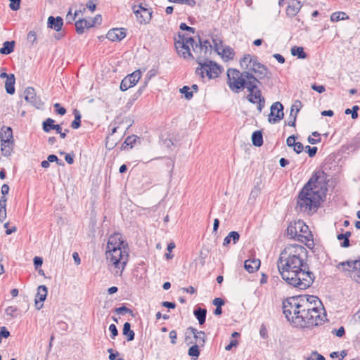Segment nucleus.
<instances>
[{"label": "nucleus", "mask_w": 360, "mask_h": 360, "mask_svg": "<svg viewBox=\"0 0 360 360\" xmlns=\"http://www.w3.org/2000/svg\"><path fill=\"white\" fill-rule=\"evenodd\" d=\"M307 249L300 245H288L281 252L277 267L281 278L289 285L300 290L309 288L315 276L309 270L306 259Z\"/></svg>", "instance_id": "f257e3e1"}, {"label": "nucleus", "mask_w": 360, "mask_h": 360, "mask_svg": "<svg viewBox=\"0 0 360 360\" xmlns=\"http://www.w3.org/2000/svg\"><path fill=\"white\" fill-rule=\"evenodd\" d=\"M227 84L230 89L234 93H239L244 89H247L249 94L247 96L248 101L255 104L262 98V91L258 85L261 82L248 72H240L237 69L229 68L227 70Z\"/></svg>", "instance_id": "f03ea898"}, {"label": "nucleus", "mask_w": 360, "mask_h": 360, "mask_svg": "<svg viewBox=\"0 0 360 360\" xmlns=\"http://www.w3.org/2000/svg\"><path fill=\"white\" fill-rule=\"evenodd\" d=\"M326 179L324 172H315L300 191L296 209L300 212L314 211L320 206L321 182Z\"/></svg>", "instance_id": "7ed1b4c3"}, {"label": "nucleus", "mask_w": 360, "mask_h": 360, "mask_svg": "<svg viewBox=\"0 0 360 360\" xmlns=\"http://www.w3.org/2000/svg\"><path fill=\"white\" fill-rule=\"evenodd\" d=\"M240 65L245 70L244 72H248L253 75L258 79V82L264 78L270 79L271 77L270 70L264 65L259 63L256 56L250 54L245 55L240 60Z\"/></svg>", "instance_id": "20e7f679"}, {"label": "nucleus", "mask_w": 360, "mask_h": 360, "mask_svg": "<svg viewBox=\"0 0 360 360\" xmlns=\"http://www.w3.org/2000/svg\"><path fill=\"white\" fill-rule=\"evenodd\" d=\"M105 255L112 265L117 269L115 274L121 275L129 261V245L122 248H113L111 250H106Z\"/></svg>", "instance_id": "39448f33"}, {"label": "nucleus", "mask_w": 360, "mask_h": 360, "mask_svg": "<svg viewBox=\"0 0 360 360\" xmlns=\"http://www.w3.org/2000/svg\"><path fill=\"white\" fill-rule=\"evenodd\" d=\"M322 309L318 307L316 309L309 311H302L298 317H295L293 323L297 327L309 328L313 326L321 324L323 321V317L321 316V310Z\"/></svg>", "instance_id": "423d86ee"}, {"label": "nucleus", "mask_w": 360, "mask_h": 360, "mask_svg": "<svg viewBox=\"0 0 360 360\" xmlns=\"http://www.w3.org/2000/svg\"><path fill=\"white\" fill-rule=\"evenodd\" d=\"M300 297H291L283 302V314L288 321L293 323L295 317L300 315L301 304Z\"/></svg>", "instance_id": "0eeeda50"}, {"label": "nucleus", "mask_w": 360, "mask_h": 360, "mask_svg": "<svg viewBox=\"0 0 360 360\" xmlns=\"http://www.w3.org/2000/svg\"><path fill=\"white\" fill-rule=\"evenodd\" d=\"M179 40H175V48L178 54L185 59H194L195 57L191 52L189 45L195 44V40L193 37H187L183 33H178Z\"/></svg>", "instance_id": "6e6552de"}, {"label": "nucleus", "mask_w": 360, "mask_h": 360, "mask_svg": "<svg viewBox=\"0 0 360 360\" xmlns=\"http://www.w3.org/2000/svg\"><path fill=\"white\" fill-rule=\"evenodd\" d=\"M1 150L5 157L11 154L14 143L13 130L10 127L3 126L0 131Z\"/></svg>", "instance_id": "1a4fd4ad"}, {"label": "nucleus", "mask_w": 360, "mask_h": 360, "mask_svg": "<svg viewBox=\"0 0 360 360\" xmlns=\"http://www.w3.org/2000/svg\"><path fill=\"white\" fill-rule=\"evenodd\" d=\"M222 70L221 65L212 60H208L204 62L199 68H197L195 73L199 75L202 78H204L205 73L210 79H212L217 77Z\"/></svg>", "instance_id": "9d476101"}, {"label": "nucleus", "mask_w": 360, "mask_h": 360, "mask_svg": "<svg viewBox=\"0 0 360 360\" xmlns=\"http://www.w3.org/2000/svg\"><path fill=\"white\" fill-rule=\"evenodd\" d=\"M141 77L140 70H136L132 73L126 76L121 82L120 89L121 91H124L131 87L135 86L139 81Z\"/></svg>", "instance_id": "9b49d317"}, {"label": "nucleus", "mask_w": 360, "mask_h": 360, "mask_svg": "<svg viewBox=\"0 0 360 360\" xmlns=\"http://www.w3.org/2000/svg\"><path fill=\"white\" fill-rule=\"evenodd\" d=\"M283 105L279 102L274 103L270 108V114L269 115V122L270 123H277L280 122L284 117Z\"/></svg>", "instance_id": "f8f14e48"}, {"label": "nucleus", "mask_w": 360, "mask_h": 360, "mask_svg": "<svg viewBox=\"0 0 360 360\" xmlns=\"http://www.w3.org/2000/svg\"><path fill=\"white\" fill-rule=\"evenodd\" d=\"M128 244L124 239L121 233H115L111 235L108 240L106 250H111L113 248H122Z\"/></svg>", "instance_id": "ddd939ff"}, {"label": "nucleus", "mask_w": 360, "mask_h": 360, "mask_svg": "<svg viewBox=\"0 0 360 360\" xmlns=\"http://www.w3.org/2000/svg\"><path fill=\"white\" fill-rule=\"evenodd\" d=\"M25 99L30 103L34 107L39 108L43 104L41 99L37 96L35 90L33 87H27L24 91Z\"/></svg>", "instance_id": "4468645a"}, {"label": "nucleus", "mask_w": 360, "mask_h": 360, "mask_svg": "<svg viewBox=\"0 0 360 360\" xmlns=\"http://www.w3.org/2000/svg\"><path fill=\"white\" fill-rule=\"evenodd\" d=\"M48 294V288L46 285H39L37 288V293L35 296V307L39 310L43 307V302L46 300Z\"/></svg>", "instance_id": "2eb2a0df"}, {"label": "nucleus", "mask_w": 360, "mask_h": 360, "mask_svg": "<svg viewBox=\"0 0 360 360\" xmlns=\"http://www.w3.org/2000/svg\"><path fill=\"white\" fill-rule=\"evenodd\" d=\"M126 37V30L124 28H113L110 30L106 37L112 41H120Z\"/></svg>", "instance_id": "dca6fc26"}, {"label": "nucleus", "mask_w": 360, "mask_h": 360, "mask_svg": "<svg viewBox=\"0 0 360 360\" xmlns=\"http://www.w3.org/2000/svg\"><path fill=\"white\" fill-rule=\"evenodd\" d=\"M287 234L290 236L291 238L297 240L300 242H303L304 239H307V236L302 233H298L297 226V221L294 224H290L287 228Z\"/></svg>", "instance_id": "f3484780"}, {"label": "nucleus", "mask_w": 360, "mask_h": 360, "mask_svg": "<svg viewBox=\"0 0 360 360\" xmlns=\"http://www.w3.org/2000/svg\"><path fill=\"white\" fill-rule=\"evenodd\" d=\"M61 128L60 124H56L55 120L50 117L46 119L42 122V129L46 133H49L51 130H56V133H60Z\"/></svg>", "instance_id": "a211bd4d"}, {"label": "nucleus", "mask_w": 360, "mask_h": 360, "mask_svg": "<svg viewBox=\"0 0 360 360\" xmlns=\"http://www.w3.org/2000/svg\"><path fill=\"white\" fill-rule=\"evenodd\" d=\"M302 106V105L301 101H300L298 100L296 101L295 102V103L291 106V110H290V117H289V118L290 120L288 122V124L289 126H290V127L295 126L297 115L298 112L300 110Z\"/></svg>", "instance_id": "6ab92c4d"}, {"label": "nucleus", "mask_w": 360, "mask_h": 360, "mask_svg": "<svg viewBox=\"0 0 360 360\" xmlns=\"http://www.w3.org/2000/svg\"><path fill=\"white\" fill-rule=\"evenodd\" d=\"M48 27L54 30L56 32L61 30L63 25V19L60 17L49 16L47 21Z\"/></svg>", "instance_id": "aec40b11"}, {"label": "nucleus", "mask_w": 360, "mask_h": 360, "mask_svg": "<svg viewBox=\"0 0 360 360\" xmlns=\"http://www.w3.org/2000/svg\"><path fill=\"white\" fill-rule=\"evenodd\" d=\"M190 331L194 336L196 342L199 344V346L204 347L207 336L204 331H198L197 329L193 327H188L187 328V332Z\"/></svg>", "instance_id": "412c9836"}, {"label": "nucleus", "mask_w": 360, "mask_h": 360, "mask_svg": "<svg viewBox=\"0 0 360 360\" xmlns=\"http://www.w3.org/2000/svg\"><path fill=\"white\" fill-rule=\"evenodd\" d=\"M192 46L193 51L195 54V60L198 65L200 66L204 63L203 60L206 58L207 55L203 53V50H202V47L198 45V43L195 41V44H191Z\"/></svg>", "instance_id": "4be33fe9"}, {"label": "nucleus", "mask_w": 360, "mask_h": 360, "mask_svg": "<svg viewBox=\"0 0 360 360\" xmlns=\"http://www.w3.org/2000/svg\"><path fill=\"white\" fill-rule=\"evenodd\" d=\"M302 6L300 1H297L292 4H288L286 8V15L289 18L295 16L300 11Z\"/></svg>", "instance_id": "5701e85b"}, {"label": "nucleus", "mask_w": 360, "mask_h": 360, "mask_svg": "<svg viewBox=\"0 0 360 360\" xmlns=\"http://www.w3.org/2000/svg\"><path fill=\"white\" fill-rule=\"evenodd\" d=\"M260 266V260L258 259H247L245 262L244 267L249 273H254L258 270Z\"/></svg>", "instance_id": "b1692460"}, {"label": "nucleus", "mask_w": 360, "mask_h": 360, "mask_svg": "<svg viewBox=\"0 0 360 360\" xmlns=\"http://www.w3.org/2000/svg\"><path fill=\"white\" fill-rule=\"evenodd\" d=\"M15 78L13 74H10V77L6 80L5 89L7 94L13 95L15 94Z\"/></svg>", "instance_id": "393cba45"}, {"label": "nucleus", "mask_w": 360, "mask_h": 360, "mask_svg": "<svg viewBox=\"0 0 360 360\" xmlns=\"http://www.w3.org/2000/svg\"><path fill=\"white\" fill-rule=\"evenodd\" d=\"M195 317L198 319L200 325L205 323L207 316V309L205 308L198 307L193 311Z\"/></svg>", "instance_id": "a878e982"}, {"label": "nucleus", "mask_w": 360, "mask_h": 360, "mask_svg": "<svg viewBox=\"0 0 360 360\" xmlns=\"http://www.w3.org/2000/svg\"><path fill=\"white\" fill-rule=\"evenodd\" d=\"M239 239L240 234L238 233V232L232 231L229 232L228 236H226L224 239L223 245L227 246L229 244H230L231 240H233V244H236L238 242Z\"/></svg>", "instance_id": "bb28decb"}, {"label": "nucleus", "mask_w": 360, "mask_h": 360, "mask_svg": "<svg viewBox=\"0 0 360 360\" xmlns=\"http://www.w3.org/2000/svg\"><path fill=\"white\" fill-rule=\"evenodd\" d=\"M122 334L126 336L128 342L134 340L135 333L131 329V324L129 322H125L123 325Z\"/></svg>", "instance_id": "cd10ccee"}, {"label": "nucleus", "mask_w": 360, "mask_h": 360, "mask_svg": "<svg viewBox=\"0 0 360 360\" xmlns=\"http://www.w3.org/2000/svg\"><path fill=\"white\" fill-rule=\"evenodd\" d=\"M252 144L256 147H260L263 145V135L261 130L255 131L252 134Z\"/></svg>", "instance_id": "c85d7f7f"}, {"label": "nucleus", "mask_w": 360, "mask_h": 360, "mask_svg": "<svg viewBox=\"0 0 360 360\" xmlns=\"http://www.w3.org/2000/svg\"><path fill=\"white\" fill-rule=\"evenodd\" d=\"M14 46V41H6L3 44V46L0 49V53L3 55H8L13 51Z\"/></svg>", "instance_id": "c756f323"}, {"label": "nucleus", "mask_w": 360, "mask_h": 360, "mask_svg": "<svg viewBox=\"0 0 360 360\" xmlns=\"http://www.w3.org/2000/svg\"><path fill=\"white\" fill-rule=\"evenodd\" d=\"M291 54L293 56H297L299 59H305L307 57V54L304 51V49L302 46H292L291 48Z\"/></svg>", "instance_id": "7c9ffc66"}, {"label": "nucleus", "mask_w": 360, "mask_h": 360, "mask_svg": "<svg viewBox=\"0 0 360 360\" xmlns=\"http://www.w3.org/2000/svg\"><path fill=\"white\" fill-rule=\"evenodd\" d=\"M6 202L7 198L6 196H1L0 198V221L3 222V221L6 217Z\"/></svg>", "instance_id": "2f4dec72"}, {"label": "nucleus", "mask_w": 360, "mask_h": 360, "mask_svg": "<svg viewBox=\"0 0 360 360\" xmlns=\"http://www.w3.org/2000/svg\"><path fill=\"white\" fill-rule=\"evenodd\" d=\"M73 115L75 117V120L71 123V127L74 129H77L79 128L81 126L82 115L80 111L77 109H74Z\"/></svg>", "instance_id": "473e14b6"}, {"label": "nucleus", "mask_w": 360, "mask_h": 360, "mask_svg": "<svg viewBox=\"0 0 360 360\" xmlns=\"http://www.w3.org/2000/svg\"><path fill=\"white\" fill-rule=\"evenodd\" d=\"M140 24L146 25L150 21V13H148L146 16H142V12L140 9L136 10L134 13Z\"/></svg>", "instance_id": "72a5a7b5"}, {"label": "nucleus", "mask_w": 360, "mask_h": 360, "mask_svg": "<svg viewBox=\"0 0 360 360\" xmlns=\"http://www.w3.org/2000/svg\"><path fill=\"white\" fill-rule=\"evenodd\" d=\"M199 345L195 344L189 347L188 351V354L192 358L193 360H197L200 356V351L199 349Z\"/></svg>", "instance_id": "f704fd0d"}, {"label": "nucleus", "mask_w": 360, "mask_h": 360, "mask_svg": "<svg viewBox=\"0 0 360 360\" xmlns=\"http://www.w3.org/2000/svg\"><path fill=\"white\" fill-rule=\"evenodd\" d=\"M349 16L345 12H334L330 15V20L332 22H338L339 20L348 19Z\"/></svg>", "instance_id": "c9c22d12"}, {"label": "nucleus", "mask_w": 360, "mask_h": 360, "mask_svg": "<svg viewBox=\"0 0 360 360\" xmlns=\"http://www.w3.org/2000/svg\"><path fill=\"white\" fill-rule=\"evenodd\" d=\"M300 299L307 300V302L314 304V305L321 306L322 304L321 300L316 296L307 295H300Z\"/></svg>", "instance_id": "e433bc0d"}, {"label": "nucleus", "mask_w": 360, "mask_h": 360, "mask_svg": "<svg viewBox=\"0 0 360 360\" xmlns=\"http://www.w3.org/2000/svg\"><path fill=\"white\" fill-rule=\"evenodd\" d=\"M198 45L202 47V50H203V53L205 54H207V53L211 51L212 50V45L210 43L209 40L205 39L204 41H202L201 38L198 37Z\"/></svg>", "instance_id": "4c0bfd02"}, {"label": "nucleus", "mask_w": 360, "mask_h": 360, "mask_svg": "<svg viewBox=\"0 0 360 360\" xmlns=\"http://www.w3.org/2000/svg\"><path fill=\"white\" fill-rule=\"evenodd\" d=\"M300 304H301V309L300 313L304 310V311H310L313 310L314 309H316L319 306L314 305V304H311L307 302V300H304L303 299L300 300Z\"/></svg>", "instance_id": "58836bf2"}, {"label": "nucleus", "mask_w": 360, "mask_h": 360, "mask_svg": "<svg viewBox=\"0 0 360 360\" xmlns=\"http://www.w3.org/2000/svg\"><path fill=\"white\" fill-rule=\"evenodd\" d=\"M138 139L137 136L131 135L129 136L126 138L124 143L122 144V148L125 149L127 146H129L130 148H132L134 144L135 143L136 139Z\"/></svg>", "instance_id": "ea45409f"}, {"label": "nucleus", "mask_w": 360, "mask_h": 360, "mask_svg": "<svg viewBox=\"0 0 360 360\" xmlns=\"http://www.w3.org/2000/svg\"><path fill=\"white\" fill-rule=\"evenodd\" d=\"M86 25V22H84V18L79 19L77 20L75 23L76 32L79 34H83L84 32V30L86 29V27L84 25Z\"/></svg>", "instance_id": "a19ab883"}, {"label": "nucleus", "mask_w": 360, "mask_h": 360, "mask_svg": "<svg viewBox=\"0 0 360 360\" xmlns=\"http://www.w3.org/2000/svg\"><path fill=\"white\" fill-rule=\"evenodd\" d=\"M221 55L222 57L226 58L227 59H233L235 56V52L230 46H226L223 49Z\"/></svg>", "instance_id": "79ce46f5"}, {"label": "nucleus", "mask_w": 360, "mask_h": 360, "mask_svg": "<svg viewBox=\"0 0 360 360\" xmlns=\"http://www.w3.org/2000/svg\"><path fill=\"white\" fill-rule=\"evenodd\" d=\"M179 91L187 100H191L193 96V91H190V87L188 86H184Z\"/></svg>", "instance_id": "37998d69"}, {"label": "nucleus", "mask_w": 360, "mask_h": 360, "mask_svg": "<svg viewBox=\"0 0 360 360\" xmlns=\"http://www.w3.org/2000/svg\"><path fill=\"white\" fill-rule=\"evenodd\" d=\"M359 108L358 105H354L352 109L347 108L345 111L346 115L351 114L352 118L355 120L358 117V110Z\"/></svg>", "instance_id": "c03bdc74"}, {"label": "nucleus", "mask_w": 360, "mask_h": 360, "mask_svg": "<svg viewBox=\"0 0 360 360\" xmlns=\"http://www.w3.org/2000/svg\"><path fill=\"white\" fill-rule=\"evenodd\" d=\"M115 312L118 314H124V313H129L132 316H134V314L130 309L127 308L126 306L122 305L120 307L115 309Z\"/></svg>", "instance_id": "a18cd8bd"}, {"label": "nucleus", "mask_w": 360, "mask_h": 360, "mask_svg": "<svg viewBox=\"0 0 360 360\" xmlns=\"http://www.w3.org/2000/svg\"><path fill=\"white\" fill-rule=\"evenodd\" d=\"M150 79V76L148 77L146 80L144 82V84L141 86L138 91L133 95V101L137 99L143 93V90L145 89L146 86H147L148 82Z\"/></svg>", "instance_id": "49530a36"}, {"label": "nucleus", "mask_w": 360, "mask_h": 360, "mask_svg": "<svg viewBox=\"0 0 360 360\" xmlns=\"http://www.w3.org/2000/svg\"><path fill=\"white\" fill-rule=\"evenodd\" d=\"M37 33L35 31H30L27 34V40L31 45H34L37 43Z\"/></svg>", "instance_id": "de8ad7c7"}, {"label": "nucleus", "mask_w": 360, "mask_h": 360, "mask_svg": "<svg viewBox=\"0 0 360 360\" xmlns=\"http://www.w3.org/2000/svg\"><path fill=\"white\" fill-rule=\"evenodd\" d=\"M8 1L10 2L9 8L12 11H16L20 9L21 0H8Z\"/></svg>", "instance_id": "09e8293b"}, {"label": "nucleus", "mask_w": 360, "mask_h": 360, "mask_svg": "<svg viewBox=\"0 0 360 360\" xmlns=\"http://www.w3.org/2000/svg\"><path fill=\"white\" fill-rule=\"evenodd\" d=\"M261 188L259 186V183L257 182L256 185H255L254 188L252 189L250 192V198H256L259 194L260 193Z\"/></svg>", "instance_id": "8fccbe9b"}, {"label": "nucleus", "mask_w": 360, "mask_h": 360, "mask_svg": "<svg viewBox=\"0 0 360 360\" xmlns=\"http://www.w3.org/2000/svg\"><path fill=\"white\" fill-rule=\"evenodd\" d=\"M18 311V308L16 307L13 306H9L8 307L6 310L5 313L7 316H11V318L16 317L15 312Z\"/></svg>", "instance_id": "3c124183"}, {"label": "nucleus", "mask_w": 360, "mask_h": 360, "mask_svg": "<svg viewBox=\"0 0 360 360\" xmlns=\"http://www.w3.org/2000/svg\"><path fill=\"white\" fill-rule=\"evenodd\" d=\"M47 158L49 162H56V164L59 166L65 165L64 162L61 160L58 159V158L56 155H49Z\"/></svg>", "instance_id": "603ef678"}, {"label": "nucleus", "mask_w": 360, "mask_h": 360, "mask_svg": "<svg viewBox=\"0 0 360 360\" xmlns=\"http://www.w3.org/2000/svg\"><path fill=\"white\" fill-rule=\"evenodd\" d=\"M297 226L300 233H306L309 231L308 226L302 221H297Z\"/></svg>", "instance_id": "864d4df0"}, {"label": "nucleus", "mask_w": 360, "mask_h": 360, "mask_svg": "<svg viewBox=\"0 0 360 360\" xmlns=\"http://www.w3.org/2000/svg\"><path fill=\"white\" fill-rule=\"evenodd\" d=\"M345 236V240L340 243L342 248H348L350 245L349 238L351 236L350 231H346L343 233Z\"/></svg>", "instance_id": "5fc2aeb1"}, {"label": "nucleus", "mask_w": 360, "mask_h": 360, "mask_svg": "<svg viewBox=\"0 0 360 360\" xmlns=\"http://www.w3.org/2000/svg\"><path fill=\"white\" fill-rule=\"evenodd\" d=\"M55 111L60 115H64L66 113V109L61 106L60 103H56L53 105Z\"/></svg>", "instance_id": "6e6d98bb"}, {"label": "nucleus", "mask_w": 360, "mask_h": 360, "mask_svg": "<svg viewBox=\"0 0 360 360\" xmlns=\"http://www.w3.org/2000/svg\"><path fill=\"white\" fill-rule=\"evenodd\" d=\"M306 152L308 153L310 158H313L316 155L318 148L316 146L311 147L309 146H307L305 147Z\"/></svg>", "instance_id": "4d7b16f0"}, {"label": "nucleus", "mask_w": 360, "mask_h": 360, "mask_svg": "<svg viewBox=\"0 0 360 360\" xmlns=\"http://www.w3.org/2000/svg\"><path fill=\"white\" fill-rule=\"evenodd\" d=\"M10 336V332L8 330L6 327H0V343L1 342L2 338H7Z\"/></svg>", "instance_id": "13d9d810"}, {"label": "nucleus", "mask_w": 360, "mask_h": 360, "mask_svg": "<svg viewBox=\"0 0 360 360\" xmlns=\"http://www.w3.org/2000/svg\"><path fill=\"white\" fill-rule=\"evenodd\" d=\"M109 330L110 332V338L115 339V337L118 335V330L116 326L113 323L110 324L109 326Z\"/></svg>", "instance_id": "bf43d9fd"}, {"label": "nucleus", "mask_w": 360, "mask_h": 360, "mask_svg": "<svg viewBox=\"0 0 360 360\" xmlns=\"http://www.w3.org/2000/svg\"><path fill=\"white\" fill-rule=\"evenodd\" d=\"M306 360H325V357L323 355L318 354L317 352H314L312 355L307 357Z\"/></svg>", "instance_id": "052dcab7"}, {"label": "nucleus", "mask_w": 360, "mask_h": 360, "mask_svg": "<svg viewBox=\"0 0 360 360\" xmlns=\"http://www.w3.org/2000/svg\"><path fill=\"white\" fill-rule=\"evenodd\" d=\"M180 30L183 31H188L191 33H195V29L194 27L188 26L185 22H181L179 25Z\"/></svg>", "instance_id": "680f3d73"}, {"label": "nucleus", "mask_w": 360, "mask_h": 360, "mask_svg": "<svg viewBox=\"0 0 360 360\" xmlns=\"http://www.w3.org/2000/svg\"><path fill=\"white\" fill-rule=\"evenodd\" d=\"M332 333L335 334L336 336L339 338H342L345 333V328L343 326H341L338 330L333 329Z\"/></svg>", "instance_id": "e2e57ef3"}, {"label": "nucleus", "mask_w": 360, "mask_h": 360, "mask_svg": "<svg viewBox=\"0 0 360 360\" xmlns=\"http://www.w3.org/2000/svg\"><path fill=\"white\" fill-rule=\"evenodd\" d=\"M8 225H9L8 222L5 223L4 225V228L6 229V235H11V233H13L17 231L16 226H13L11 228H10V227H8Z\"/></svg>", "instance_id": "0e129e2a"}, {"label": "nucleus", "mask_w": 360, "mask_h": 360, "mask_svg": "<svg viewBox=\"0 0 360 360\" xmlns=\"http://www.w3.org/2000/svg\"><path fill=\"white\" fill-rule=\"evenodd\" d=\"M296 136L295 135H291L289 137H288L286 140V143L288 147H293L295 143H297L295 141Z\"/></svg>", "instance_id": "69168bd1"}, {"label": "nucleus", "mask_w": 360, "mask_h": 360, "mask_svg": "<svg viewBox=\"0 0 360 360\" xmlns=\"http://www.w3.org/2000/svg\"><path fill=\"white\" fill-rule=\"evenodd\" d=\"M238 345V340H236V339H232L231 340L229 344H228L226 347H225V349L226 351H230L231 350V349L233 347H237V345Z\"/></svg>", "instance_id": "338daca9"}, {"label": "nucleus", "mask_w": 360, "mask_h": 360, "mask_svg": "<svg viewBox=\"0 0 360 360\" xmlns=\"http://www.w3.org/2000/svg\"><path fill=\"white\" fill-rule=\"evenodd\" d=\"M293 150L296 153L300 154L303 151L304 146L302 143L297 142L295 145L293 146Z\"/></svg>", "instance_id": "774afa93"}]
</instances>
